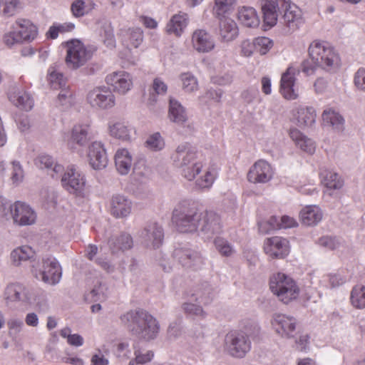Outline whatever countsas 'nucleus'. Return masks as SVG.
<instances>
[{
  "label": "nucleus",
  "instance_id": "20e7f679",
  "mask_svg": "<svg viewBox=\"0 0 365 365\" xmlns=\"http://www.w3.org/2000/svg\"><path fill=\"white\" fill-rule=\"evenodd\" d=\"M269 284L271 292L284 304L297 299L299 295L300 289L295 280L284 272L273 273Z\"/></svg>",
  "mask_w": 365,
  "mask_h": 365
},
{
  "label": "nucleus",
  "instance_id": "ea45409f",
  "mask_svg": "<svg viewBox=\"0 0 365 365\" xmlns=\"http://www.w3.org/2000/svg\"><path fill=\"white\" fill-rule=\"evenodd\" d=\"M295 117L299 127L311 126L315 123V110L312 107H299L297 110Z\"/></svg>",
  "mask_w": 365,
  "mask_h": 365
},
{
  "label": "nucleus",
  "instance_id": "72a5a7b5",
  "mask_svg": "<svg viewBox=\"0 0 365 365\" xmlns=\"http://www.w3.org/2000/svg\"><path fill=\"white\" fill-rule=\"evenodd\" d=\"M289 136L295 143L296 145L304 152L310 155L315 152V143L302 133L299 130L296 128L290 129Z\"/></svg>",
  "mask_w": 365,
  "mask_h": 365
},
{
  "label": "nucleus",
  "instance_id": "4c0bfd02",
  "mask_svg": "<svg viewBox=\"0 0 365 365\" xmlns=\"http://www.w3.org/2000/svg\"><path fill=\"white\" fill-rule=\"evenodd\" d=\"M9 101L16 107L29 111L32 109L34 105L31 96L23 91L14 92L9 95Z\"/></svg>",
  "mask_w": 365,
  "mask_h": 365
},
{
  "label": "nucleus",
  "instance_id": "6e6552de",
  "mask_svg": "<svg viewBox=\"0 0 365 365\" xmlns=\"http://www.w3.org/2000/svg\"><path fill=\"white\" fill-rule=\"evenodd\" d=\"M66 63L69 68H78L92 56V52L78 40L66 42Z\"/></svg>",
  "mask_w": 365,
  "mask_h": 365
},
{
  "label": "nucleus",
  "instance_id": "39448f33",
  "mask_svg": "<svg viewBox=\"0 0 365 365\" xmlns=\"http://www.w3.org/2000/svg\"><path fill=\"white\" fill-rule=\"evenodd\" d=\"M200 217L202 212L179 205L173 212L172 222L180 232H194L198 230Z\"/></svg>",
  "mask_w": 365,
  "mask_h": 365
},
{
  "label": "nucleus",
  "instance_id": "69168bd1",
  "mask_svg": "<svg viewBox=\"0 0 365 365\" xmlns=\"http://www.w3.org/2000/svg\"><path fill=\"white\" fill-rule=\"evenodd\" d=\"M182 309L186 314L192 316L204 318L206 315L201 306L192 302H185L182 304Z\"/></svg>",
  "mask_w": 365,
  "mask_h": 365
},
{
  "label": "nucleus",
  "instance_id": "4be33fe9",
  "mask_svg": "<svg viewBox=\"0 0 365 365\" xmlns=\"http://www.w3.org/2000/svg\"><path fill=\"white\" fill-rule=\"evenodd\" d=\"M88 160L94 170L105 168L108 164V157L103 144L99 141L93 142L88 150Z\"/></svg>",
  "mask_w": 365,
  "mask_h": 365
},
{
  "label": "nucleus",
  "instance_id": "f3484780",
  "mask_svg": "<svg viewBox=\"0 0 365 365\" xmlns=\"http://www.w3.org/2000/svg\"><path fill=\"white\" fill-rule=\"evenodd\" d=\"M271 324L276 333L282 337L290 339L294 336L297 320L293 317L275 314L272 317Z\"/></svg>",
  "mask_w": 365,
  "mask_h": 365
},
{
  "label": "nucleus",
  "instance_id": "3c124183",
  "mask_svg": "<svg viewBox=\"0 0 365 365\" xmlns=\"http://www.w3.org/2000/svg\"><path fill=\"white\" fill-rule=\"evenodd\" d=\"M100 36L103 43L110 48L115 46V38L113 34V28L110 23L105 22L102 24L100 30Z\"/></svg>",
  "mask_w": 365,
  "mask_h": 365
},
{
  "label": "nucleus",
  "instance_id": "ddd939ff",
  "mask_svg": "<svg viewBox=\"0 0 365 365\" xmlns=\"http://www.w3.org/2000/svg\"><path fill=\"white\" fill-rule=\"evenodd\" d=\"M173 257L182 267L187 268H200L205 261L200 252L187 245L176 247L173 251Z\"/></svg>",
  "mask_w": 365,
  "mask_h": 365
},
{
  "label": "nucleus",
  "instance_id": "0eeeda50",
  "mask_svg": "<svg viewBox=\"0 0 365 365\" xmlns=\"http://www.w3.org/2000/svg\"><path fill=\"white\" fill-rule=\"evenodd\" d=\"M32 272L37 279L55 285L61 278V267L58 261L52 257L43 258L41 264L33 265Z\"/></svg>",
  "mask_w": 365,
  "mask_h": 365
},
{
  "label": "nucleus",
  "instance_id": "f8f14e48",
  "mask_svg": "<svg viewBox=\"0 0 365 365\" xmlns=\"http://www.w3.org/2000/svg\"><path fill=\"white\" fill-rule=\"evenodd\" d=\"M93 138L92 128L89 123H77L73 126L67 139V146L73 152L85 147Z\"/></svg>",
  "mask_w": 365,
  "mask_h": 365
},
{
  "label": "nucleus",
  "instance_id": "052dcab7",
  "mask_svg": "<svg viewBox=\"0 0 365 365\" xmlns=\"http://www.w3.org/2000/svg\"><path fill=\"white\" fill-rule=\"evenodd\" d=\"M19 0H0V11L4 16H12L17 11Z\"/></svg>",
  "mask_w": 365,
  "mask_h": 365
},
{
  "label": "nucleus",
  "instance_id": "79ce46f5",
  "mask_svg": "<svg viewBox=\"0 0 365 365\" xmlns=\"http://www.w3.org/2000/svg\"><path fill=\"white\" fill-rule=\"evenodd\" d=\"M95 6L93 0H75L71 4V11L75 17L79 18L90 13Z\"/></svg>",
  "mask_w": 365,
  "mask_h": 365
},
{
  "label": "nucleus",
  "instance_id": "bf43d9fd",
  "mask_svg": "<svg viewBox=\"0 0 365 365\" xmlns=\"http://www.w3.org/2000/svg\"><path fill=\"white\" fill-rule=\"evenodd\" d=\"M259 230L263 234L274 230L281 229L280 218L276 216H272L267 221L261 222L258 224Z\"/></svg>",
  "mask_w": 365,
  "mask_h": 365
},
{
  "label": "nucleus",
  "instance_id": "5fc2aeb1",
  "mask_svg": "<svg viewBox=\"0 0 365 365\" xmlns=\"http://www.w3.org/2000/svg\"><path fill=\"white\" fill-rule=\"evenodd\" d=\"M10 179L12 184L17 186L20 185L24 178V169L19 161L14 160L10 164Z\"/></svg>",
  "mask_w": 365,
  "mask_h": 365
},
{
  "label": "nucleus",
  "instance_id": "864d4df0",
  "mask_svg": "<svg viewBox=\"0 0 365 365\" xmlns=\"http://www.w3.org/2000/svg\"><path fill=\"white\" fill-rule=\"evenodd\" d=\"M2 41L4 44L9 48L24 43L17 29L14 28V24L11 26L9 30L3 35Z\"/></svg>",
  "mask_w": 365,
  "mask_h": 365
},
{
  "label": "nucleus",
  "instance_id": "680f3d73",
  "mask_svg": "<svg viewBox=\"0 0 365 365\" xmlns=\"http://www.w3.org/2000/svg\"><path fill=\"white\" fill-rule=\"evenodd\" d=\"M167 84L160 78H155L153 81L150 100L155 102L157 99L155 95L163 96L167 93Z\"/></svg>",
  "mask_w": 365,
  "mask_h": 365
},
{
  "label": "nucleus",
  "instance_id": "6ab92c4d",
  "mask_svg": "<svg viewBox=\"0 0 365 365\" xmlns=\"http://www.w3.org/2000/svg\"><path fill=\"white\" fill-rule=\"evenodd\" d=\"M262 11L264 23L273 26L277 22L278 14L290 2L289 0H262Z\"/></svg>",
  "mask_w": 365,
  "mask_h": 365
},
{
  "label": "nucleus",
  "instance_id": "de8ad7c7",
  "mask_svg": "<svg viewBox=\"0 0 365 365\" xmlns=\"http://www.w3.org/2000/svg\"><path fill=\"white\" fill-rule=\"evenodd\" d=\"M108 243L113 252L125 250L133 247V239L129 234L123 233L120 236L110 240Z\"/></svg>",
  "mask_w": 365,
  "mask_h": 365
},
{
  "label": "nucleus",
  "instance_id": "c85d7f7f",
  "mask_svg": "<svg viewBox=\"0 0 365 365\" xmlns=\"http://www.w3.org/2000/svg\"><path fill=\"white\" fill-rule=\"evenodd\" d=\"M5 299L7 302H29L30 297L25 286L19 283L9 284L4 292Z\"/></svg>",
  "mask_w": 365,
  "mask_h": 365
},
{
  "label": "nucleus",
  "instance_id": "8fccbe9b",
  "mask_svg": "<svg viewBox=\"0 0 365 365\" xmlns=\"http://www.w3.org/2000/svg\"><path fill=\"white\" fill-rule=\"evenodd\" d=\"M217 175L214 168H209L203 175L196 180V185L200 189H209L212 187Z\"/></svg>",
  "mask_w": 365,
  "mask_h": 365
},
{
  "label": "nucleus",
  "instance_id": "2eb2a0df",
  "mask_svg": "<svg viewBox=\"0 0 365 365\" xmlns=\"http://www.w3.org/2000/svg\"><path fill=\"white\" fill-rule=\"evenodd\" d=\"M202 217H200L197 230L200 232L202 237L210 240L215 235L222 232L221 220L217 213L212 211H206L202 212Z\"/></svg>",
  "mask_w": 365,
  "mask_h": 365
},
{
  "label": "nucleus",
  "instance_id": "09e8293b",
  "mask_svg": "<svg viewBox=\"0 0 365 365\" xmlns=\"http://www.w3.org/2000/svg\"><path fill=\"white\" fill-rule=\"evenodd\" d=\"M144 145L152 152H158L165 148V143L161 134L159 132H155L148 136Z\"/></svg>",
  "mask_w": 365,
  "mask_h": 365
},
{
  "label": "nucleus",
  "instance_id": "e2e57ef3",
  "mask_svg": "<svg viewBox=\"0 0 365 365\" xmlns=\"http://www.w3.org/2000/svg\"><path fill=\"white\" fill-rule=\"evenodd\" d=\"M115 355L121 361H127L132 357V350L129 348V344L127 341H122L116 345L115 351Z\"/></svg>",
  "mask_w": 365,
  "mask_h": 365
},
{
  "label": "nucleus",
  "instance_id": "13d9d810",
  "mask_svg": "<svg viewBox=\"0 0 365 365\" xmlns=\"http://www.w3.org/2000/svg\"><path fill=\"white\" fill-rule=\"evenodd\" d=\"M214 245L220 254L225 257L231 256L235 250L230 243L224 238L217 237L214 240Z\"/></svg>",
  "mask_w": 365,
  "mask_h": 365
},
{
  "label": "nucleus",
  "instance_id": "0e129e2a",
  "mask_svg": "<svg viewBox=\"0 0 365 365\" xmlns=\"http://www.w3.org/2000/svg\"><path fill=\"white\" fill-rule=\"evenodd\" d=\"M256 50L262 55L267 53L273 46L272 41L264 36L255 39Z\"/></svg>",
  "mask_w": 365,
  "mask_h": 365
},
{
  "label": "nucleus",
  "instance_id": "6e6d98bb",
  "mask_svg": "<svg viewBox=\"0 0 365 365\" xmlns=\"http://www.w3.org/2000/svg\"><path fill=\"white\" fill-rule=\"evenodd\" d=\"M182 88L185 93H192L198 90L197 78L190 73H182L180 76Z\"/></svg>",
  "mask_w": 365,
  "mask_h": 365
},
{
  "label": "nucleus",
  "instance_id": "c03bdc74",
  "mask_svg": "<svg viewBox=\"0 0 365 365\" xmlns=\"http://www.w3.org/2000/svg\"><path fill=\"white\" fill-rule=\"evenodd\" d=\"M195 300L203 304H210L215 296L214 291L211 286L207 283H202L193 294Z\"/></svg>",
  "mask_w": 365,
  "mask_h": 365
},
{
  "label": "nucleus",
  "instance_id": "a18cd8bd",
  "mask_svg": "<svg viewBox=\"0 0 365 365\" xmlns=\"http://www.w3.org/2000/svg\"><path fill=\"white\" fill-rule=\"evenodd\" d=\"M350 302L351 305L358 309L365 308V285H355L350 294Z\"/></svg>",
  "mask_w": 365,
  "mask_h": 365
},
{
  "label": "nucleus",
  "instance_id": "cd10ccee",
  "mask_svg": "<svg viewBox=\"0 0 365 365\" xmlns=\"http://www.w3.org/2000/svg\"><path fill=\"white\" fill-rule=\"evenodd\" d=\"M219 19V36L220 41L225 43L234 41L238 36V27L235 21L228 17Z\"/></svg>",
  "mask_w": 365,
  "mask_h": 365
},
{
  "label": "nucleus",
  "instance_id": "423d86ee",
  "mask_svg": "<svg viewBox=\"0 0 365 365\" xmlns=\"http://www.w3.org/2000/svg\"><path fill=\"white\" fill-rule=\"evenodd\" d=\"M62 187L71 195L78 198H85L89 195L85 175L73 165L69 166L61 177Z\"/></svg>",
  "mask_w": 365,
  "mask_h": 365
},
{
  "label": "nucleus",
  "instance_id": "9b49d317",
  "mask_svg": "<svg viewBox=\"0 0 365 365\" xmlns=\"http://www.w3.org/2000/svg\"><path fill=\"white\" fill-rule=\"evenodd\" d=\"M87 102L93 108L107 110L115 104V97L107 86H98L91 90L87 94Z\"/></svg>",
  "mask_w": 365,
  "mask_h": 365
},
{
  "label": "nucleus",
  "instance_id": "393cba45",
  "mask_svg": "<svg viewBox=\"0 0 365 365\" xmlns=\"http://www.w3.org/2000/svg\"><path fill=\"white\" fill-rule=\"evenodd\" d=\"M283 24L290 31H294L303 24L302 11L294 4L289 2L282 11Z\"/></svg>",
  "mask_w": 365,
  "mask_h": 365
},
{
  "label": "nucleus",
  "instance_id": "c9c22d12",
  "mask_svg": "<svg viewBox=\"0 0 365 365\" xmlns=\"http://www.w3.org/2000/svg\"><path fill=\"white\" fill-rule=\"evenodd\" d=\"M322 183L329 190H339L344 186V180L331 170H324L320 173Z\"/></svg>",
  "mask_w": 365,
  "mask_h": 365
},
{
  "label": "nucleus",
  "instance_id": "f704fd0d",
  "mask_svg": "<svg viewBox=\"0 0 365 365\" xmlns=\"http://www.w3.org/2000/svg\"><path fill=\"white\" fill-rule=\"evenodd\" d=\"M123 43L128 48H138L143 41V32L140 28H129L121 31Z\"/></svg>",
  "mask_w": 365,
  "mask_h": 365
},
{
  "label": "nucleus",
  "instance_id": "7c9ffc66",
  "mask_svg": "<svg viewBox=\"0 0 365 365\" xmlns=\"http://www.w3.org/2000/svg\"><path fill=\"white\" fill-rule=\"evenodd\" d=\"M322 210L317 205H308L304 207L299 212V219L304 225L315 226L322 219Z\"/></svg>",
  "mask_w": 365,
  "mask_h": 365
},
{
  "label": "nucleus",
  "instance_id": "f257e3e1",
  "mask_svg": "<svg viewBox=\"0 0 365 365\" xmlns=\"http://www.w3.org/2000/svg\"><path fill=\"white\" fill-rule=\"evenodd\" d=\"M120 320L129 332L145 341L155 339L160 331L158 320L143 309L130 310L122 314Z\"/></svg>",
  "mask_w": 365,
  "mask_h": 365
},
{
  "label": "nucleus",
  "instance_id": "1a4fd4ad",
  "mask_svg": "<svg viewBox=\"0 0 365 365\" xmlns=\"http://www.w3.org/2000/svg\"><path fill=\"white\" fill-rule=\"evenodd\" d=\"M36 218V212L29 204L20 200L11 203L9 220H12L14 225L30 226L35 224Z\"/></svg>",
  "mask_w": 365,
  "mask_h": 365
},
{
  "label": "nucleus",
  "instance_id": "9d476101",
  "mask_svg": "<svg viewBox=\"0 0 365 365\" xmlns=\"http://www.w3.org/2000/svg\"><path fill=\"white\" fill-rule=\"evenodd\" d=\"M225 346L233 356L242 358L250 350L251 341L242 331H232L225 336Z\"/></svg>",
  "mask_w": 365,
  "mask_h": 365
},
{
  "label": "nucleus",
  "instance_id": "e433bc0d",
  "mask_svg": "<svg viewBox=\"0 0 365 365\" xmlns=\"http://www.w3.org/2000/svg\"><path fill=\"white\" fill-rule=\"evenodd\" d=\"M237 18L240 22L247 27H257L259 24V19L255 9L250 6L240 7Z\"/></svg>",
  "mask_w": 365,
  "mask_h": 365
},
{
  "label": "nucleus",
  "instance_id": "dca6fc26",
  "mask_svg": "<svg viewBox=\"0 0 365 365\" xmlns=\"http://www.w3.org/2000/svg\"><path fill=\"white\" fill-rule=\"evenodd\" d=\"M263 250L272 259H283L289 253V241L279 236L268 237L264 241Z\"/></svg>",
  "mask_w": 365,
  "mask_h": 365
},
{
  "label": "nucleus",
  "instance_id": "bb28decb",
  "mask_svg": "<svg viewBox=\"0 0 365 365\" xmlns=\"http://www.w3.org/2000/svg\"><path fill=\"white\" fill-rule=\"evenodd\" d=\"M24 43H30L38 36L37 26L29 19L19 18L14 23Z\"/></svg>",
  "mask_w": 365,
  "mask_h": 365
},
{
  "label": "nucleus",
  "instance_id": "aec40b11",
  "mask_svg": "<svg viewBox=\"0 0 365 365\" xmlns=\"http://www.w3.org/2000/svg\"><path fill=\"white\" fill-rule=\"evenodd\" d=\"M106 82L113 87V91L124 95L133 86V79L130 73L124 71L113 72L106 77Z\"/></svg>",
  "mask_w": 365,
  "mask_h": 365
},
{
  "label": "nucleus",
  "instance_id": "5701e85b",
  "mask_svg": "<svg viewBox=\"0 0 365 365\" xmlns=\"http://www.w3.org/2000/svg\"><path fill=\"white\" fill-rule=\"evenodd\" d=\"M133 209L130 199L123 195H113L110 200V214L115 218H125L130 215Z\"/></svg>",
  "mask_w": 365,
  "mask_h": 365
},
{
  "label": "nucleus",
  "instance_id": "4468645a",
  "mask_svg": "<svg viewBox=\"0 0 365 365\" xmlns=\"http://www.w3.org/2000/svg\"><path fill=\"white\" fill-rule=\"evenodd\" d=\"M141 243L149 249H158L163 242L164 230L156 222L148 223L139 234Z\"/></svg>",
  "mask_w": 365,
  "mask_h": 365
},
{
  "label": "nucleus",
  "instance_id": "4d7b16f0",
  "mask_svg": "<svg viewBox=\"0 0 365 365\" xmlns=\"http://www.w3.org/2000/svg\"><path fill=\"white\" fill-rule=\"evenodd\" d=\"M8 334L12 339L16 340L19 334L23 330L24 324L22 319L19 318H11L7 322Z\"/></svg>",
  "mask_w": 365,
  "mask_h": 365
},
{
  "label": "nucleus",
  "instance_id": "f03ea898",
  "mask_svg": "<svg viewBox=\"0 0 365 365\" xmlns=\"http://www.w3.org/2000/svg\"><path fill=\"white\" fill-rule=\"evenodd\" d=\"M196 149L189 143L179 145L171 155L173 163L181 169L182 175L188 180H192L198 175L203 163L197 159Z\"/></svg>",
  "mask_w": 365,
  "mask_h": 365
},
{
  "label": "nucleus",
  "instance_id": "c756f323",
  "mask_svg": "<svg viewBox=\"0 0 365 365\" xmlns=\"http://www.w3.org/2000/svg\"><path fill=\"white\" fill-rule=\"evenodd\" d=\"M189 22L188 15L180 11L173 15L166 26V31L170 34L180 36L185 31Z\"/></svg>",
  "mask_w": 365,
  "mask_h": 365
},
{
  "label": "nucleus",
  "instance_id": "774afa93",
  "mask_svg": "<svg viewBox=\"0 0 365 365\" xmlns=\"http://www.w3.org/2000/svg\"><path fill=\"white\" fill-rule=\"evenodd\" d=\"M354 83L359 91L365 92V68H361L356 72Z\"/></svg>",
  "mask_w": 365,
  "mask_h": 365
},
{
  "label": "nucleus",
  "instance_id": "49530a36",
  "mask_svg": "<svg viewBox=\"0 0 365 365\" xmlns=\"http://www.w3.org/2000/svg\"><path fill=\"white\" fill-rule=\"evenodd\" d=\"M237 3V0H215L213 13L218 18H225L226 15L232 11Z\"/></svg>",
  "mask_w": 365,
  "mask_h": 365
},
{
  "label": "nucleus",
  "instance_id": "473e14b6",
  "mask_svg": "<svg viewBox=\"0 0 365 365\" xmlns=\"http://www.w3.org/2000/svg\"><path fill=\"white\" fill-rule=\"evenodd\" d=\"M133 158L126 148L118 149L115 155V165L118 172L123 175H127L132 166Z\"/></svg>",
  "mask_w": 365,
  "mask_h": 365
},
{
  "label": "nucleus",
  "instance_id": "338daca9",
  "mask_svg": "<svg viewBox=\"0 0 365 365\" xmlns=\"http://www.w3.org/2000/svg\"><path fill=\"white\" fill-rule=\"evenodd\" d=\"M318 245L327 250H334L339 247V241L333 237L323 236L318 240Z\"/></svg>",
  "mask_w": 365,
  "mask_h": 365
},
{
  "label": "nucleus",
  "instance_id": "412c9836",
  "mask_svg": "<svg viewBox=\"0 0 365 365\" xmlns=\"http://www.w3.org/2000/svg\"><path fill=\"white\" fill-rule=\"evenodd\" d=\"M192 46L198 53H209L215 48V37L205 29H196L192 34Z\"/></svg>",
  "mask_w": 365,
  "mask_h": 365
},
{
  "label": "nucleus",
  "instance_id": "2f4dec72",
  "mask_svg": "<svg viewBox=\"0 0 365 365\" xmlns=\"http://www.w3.org/2000/svg\"><path fill=\"white\" fill-rule=\"evenodd\" d=\"M168 118L170 121L183 125L187 120L185 108L175 98H170L169 101Z\"/></svg>",
  "mask_w": 365,
  "mask_h": 365
},
{
  "label": "nucleus",
  "instance_id": "58836bf2",
  "mask_svg": "<svg viewBox=\"0 0 365 365\" xmlns=\"http://www.w3.org/2000/svg\"><path fill=\"white\" fill-rule=\"evenodd\" d=\"M35 256V251L29 246H20L11 252V259L15 266H19L23 262L31 260Z\"/></svg>",
  "mask_w": 365,
  "mask_h": 365
},
{
  "label": "nucleus",
  "instance_id": "37998d69",
  "mask_svg": "<svg viewBox=\"0 0 365 365\" xmlns=\"http://www.w3.org/2000/svg\"><path fill=\"white\" fill-rule=\"evenodd\" d=\"M324 123L330 125L334 129L341 131L344 128V120L342 116L332 109H327L322 113Z\"/></svg>",
  "mask_w": 365,
  "mask_h": 365
},
{
  "label": "nucleus",
  "instance_id": "a19ab883",
  "mask_svg": "<svg viewBox=\"0 0 365 365\" xmlns=\"http://www.w3.org/2000/svg\"><path fill=\"white\" fill-rule=\"evenodd\" d=\"M36 164L41 169H47L52 177L63 170L61 165L56 163L51 156L46 154L39 155L36 160Z\"/></svg>",
  "mask_w": 365,
  "mask_h": 365
},
{
  "label": "nucleus",
  "instance_id": "b1692460",
  "mask_svg": "<svg viewBox=\"0 0 365 365\" xmlns=\"http://www.w3.org/2000/svg\"><path fill=\"white\" fill-rule=\"evenodd\" d=\"M108 130L110 136L123 142H131L135 134L134 128L120 120L110 121Z\"/></svg>",
  "mask_w": 365,
  "mask_h": 365
},
{
  "label": "nucleus",
  "instance_id": "a211bd4d",
  "mask_svg": "<svg viewBox=\"0 0 365 365\" xmlns=\"http://www.w3.org/2000/svg\"><path fill=\"white\" fill-rule=\"evenodd\" d=\"M271 165L264 160H259L254 163L247 173V180L252 183H266L273 177Z\"/></svg>",
  "mask_w": 365,
  "mask_h": 365
},
{
  "label": "nucleus",
  "instance_id": "603ef678",
  "mask_svg": "<svg viewBox=\"0 0 365 365\" xmlns=\"http://www.w3.org/2000/svg\"><path fill=\"white\" fill-rule=\"evenodd\" d=\"M48 81L55 89L61 88L66 84V79L63 73L58 71L56 65L49 67L48 70Z\"/></svg>",
  "mask_w": 365,
  "mask_h": 365
},
{
  "label": "nucleus",
  "instance_id": "7ed1b4c3",
  "mask_svg": "<svg viewBox=\"0 0 365 365\" xmlns=\"http://www.w3.org/2000/svg\"><path fill=\"white\" fill-rule=\"evenodd\" d=\"M310 58L322 69L336 71L340 66L338 52L326 41H314L309 47Z\"/></svg>",
  "mask_w": 365,
  "mask_h": 365
},
{
  "label": "nucleus",
  "instance_id": "a878e982",
  "mask_svg": "<svg viewBox=\"0 0 365 365\" xmlns=\"http://www.w3.org/2000/svg\"><path fill=\"white\" fill-rule=\"evenodd\" d=\"M293 66H289L284 72L280 81V93L287 100H294L298 97L297 91L295 89V76L298 73Z\"/></svg>",
  "mask_w": 365,
  "mask_h": 365
}]
</instances>
